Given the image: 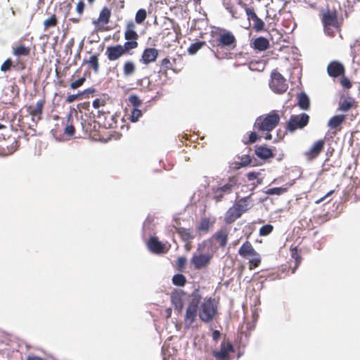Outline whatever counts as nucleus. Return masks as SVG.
<instances>
[{
    "mask_svg": "<svg viewBox=\"0 0 360 360\" xmlns=\"http://www.w3.org/2000/svg\"><path fill=\"white\" fill-rule=\"evenodd\" d=\"M136 26L134 22L129 21L127 23L126 25V30L127 31H136L135 30Z\"/></svg>",
    "mask_w": 360,
    "mask_h": 360,
    "instance_id": "61",
    "label": "nucleus"
},
{
    "mask_svg": "<svg viewBox=\"0 0 360 360\" xmlns=\"http://www.w3.org/2000/svg\"><path fill=\"white\" fill-rule=\"evenodd\" d=\"M202 295L198 288L195 289L191 295V300L186 308L184 316V326L186 328H191L194 326L199 313V304L202 300Z\"/></svg>",
    "mask_w": 360,
    "mask_h": 360,
    "instance_id": "3",
    "label": "nucleus"
},
{
    "mask_svg": "<svg viewBox=\"0 0 360 360\" xmlns=\"http://www.w3.org/2000/svg\"><path fill=\"white\" fill-rule=\"evenodd\" d=\"M31 46L26 45L21 41H19L12 48V53L17 58V64L20 65L22 69L25 68V63L20 61V59L23 57H28L31 53Z\"/></svg>",
    "mask_w": 360,
    "mask_h": 360,
    "instance_id": "15",
    "label": "nucleus"
},
{
    "mask_svg": "<svg viewBox=\"0 0 360 360\" xmlns=\"http://www.w3.org/2000/svg\"><path fill=\"white\" fill-rule=\"evenodd\" d=\"M58 19L56 14H53L44 21V30L46 31L50 28L55 27L58 25Z\"/></svg>",
    "mask_w": 360,
    "mask_h": 360,
    "instance_id": "36",
    "label": "nucleus"
},
{
    "mask_svg": "<svg viewBox=\"0 0 360 360\" xmlns=\"http://www.w3.org/2000/svg\"><path fill=\"white\" fill-rule=\"evenodd\" d=\"M309 122V116L306 113L292 115L286 124V130L292 133L297 129L304 128Z\"/></svg>",
    "mask_w": 360,
    "mask_h": 360,
    "instance_id": "13",
    "label": "nucleus"
},
{
    "mask_svg": "<svg viewBox=\"0 0 360 360\" xmlns=\"http://www.w3.org/2000/svg\"><path fill=\"white\" fill-rule=\"evenodd\" d=\"M136 71V63L131 60H127L124 62L122 66L123 75L125 77H131Z\"/></svg>",
    "mask_w": 360,
    "mask_h": 360,
    "instance_id": "31",
    "label": "nucleus"
},
{
    "mask_svg": "<svg viewBox=\"0 0 360 360\" xmlns=\"http://www.w3.org/2000/svg\"><path fill=\"white\" fill-rule=\"evenodd\" d=\"M260 173L256 172H250L247 174V178L249 181H253L255 179H258Z\"/></svg>",
    "mask_w": 360,
    "mask_h": 360,
    "instance_id": "60",
    "label": "nucleus"
},
{
    "mask_svg": "<svg viewBox=\"0 0 360 360\" xmlns=\"http://www.w3.org/2000/svg\"><path fill=\"white\" fill-rule=\"evenodd\" d=\"M27 360H44L41 357L37 356H29Z\"/></svg>",
    "mask_w": 360,
    "mask_h": 360,
    "instance_id": "64",
    "label": "nucleus"
},
{
    "mask_svg": "<svg viewBox=\"0 0 360 360\" xmlns=\"http://www.w3.org/2000/svg\"><path fill=\"white\" fill-rule=\"evenodd\" d=\"M111 12L110 10L107 8L104 7L100 12L98 18L96 20L94 21V24L96 27L98 29H101L105 25H107L110 18Z\"/></svg>",
    "mask_w": 360,
    "mask_h": 360,
    "instance_id": "26",
    "label": "nucleus"
},
{
    "mask_svg": "<svg viewBox=\"0 0 360 360\" xmlns=\"http://www.w3.org/2000/svg\"><path fill=\"white\" fill-rule=\"evenodd\" d=\"M211 46L218 58H225L231 51L236 49L237 40L234 34L225 29H220L216 39L210 41Z\"/></svg>",
    "mask_w": 360,
    "mask_h": 360,
    "instance_id": "1",
    "label": "nucleus"
},
{
    "mask_svg": "<svg viewBox=\"0 0 360 360\" xmlns=\"http://www.w3.org/2000/svg\"><path fill=\"white\" fill-rule=\"evenodd\" d=\"M233 205L242 214L246 212L252 206V200L251 198V195H250L248 196L242 198L241 199L236 201Z\"/></svg>",
    "mask_w": 360,
    "mask_h": 360,
    "instance_id": "29",
    "label": "nucleus"
},
{
    "mask_svg": "<svg viewBox=\"0 0 360 360\" xmlns=\"http://www.w3.org/2000/svg\"><path fill=\"white\" fill-rule=\"evenodd\" d=\"M291 251V257L295 259L297 265L301 261V257L298 255V251L297 247L292 248L290 249Z\"/></svg>",
    "mask_w": 360,
    "mask_h": 360,
    "instance_id": "59",
    "label": "nucleus"
},
{
    "mask_svg": "<svg viewBox=\"0 0 360 360\" xmlns=\"http://www.w3.org/2000/svg\"><path fill=\"white\" fill-rule=\"evenodd\" d=\"M266 62L264 60H253L248 63V66L252 71L262 72L266 67Z\"/></svg>",
    "mask_w": 360,
    "mask_h": 360,
    "instance_id": "35",
    "label": "nucleus"
},
{
    "mask_svg": "<svg viewBox=\"0 0 360 360\" xmlns=\"http://www.w3.org/2000/svg\"><path fill=\"white\" fill-rule=\"evenodd\" d=\"M137 84L143 89H147L149 91L154 90V86H152V83L148 77H144L138 79Z\"/></svg>",
    "mask_w": 360,
    "mask_h": 360,
    "instance_id": "41",
    "label": "nucleus"
},
{
    "mask_svg": "<svg viewBox=\"0 0 360 360\" xmlns=\"http://www.w3.org/2000/svg\"><path fill=\"white\" fill-rule=\"evenodd\" d=\"M205 41H198L195 43L191 44L188 49V52L191 55L195 54L203 46L205 45Z\"/></svg>",
    "mask_w": 360,
    "mask_h": 360,
    "instance_id": "43",
    "label": "nucleus"
},
{
    "mask_svg": "<svg viewBox=\"0 0 360 360\" xmlns=\"http://www.w3.org/2000/svg\"><path fill=\"white\" fill-rule=\"evenodd\" d=\"M175 231L180 236L181 240L188 242L194 238V236L190 229L183 227H174Z\"/></svg>",
    "mask_w": 360,
    "mask_h": 360,
    "instance_id": "32",
    "label": "nucleus"
},
{
    "mask_svg": "<svg viewBox=\"0 0 360 360\" xmlns=\"http://www.w3.org/2000/svg\"><path fill=\"white\" fill-rule=\"evenodd\" d=\"M269 87L276 94H283L288 88L286 79L277 70H274L271 73Z\"/></svg>",
    "mask_w": 360,
    "mask_h": 360,
    "instance_id": "12",
    "label": "nucleus"
},
{
    "mask_svg": "<svg viewBox=\"0 0 360 360\" xmlns=\"http://www.w3.org/2000/svg\"><path fill=\"white\" fill-rule=\"evenodd\" d=\"M242 213L234 205H233L229 210L226 211L224 216V222L226 224H231L236 221L238 218L242 216Z\"/></svg>",
    "mask_w": 360,
    "mask_h": 360,
    "instance_id": "28",
    "label": "nucleus"
},
{
    "mask_svg": "<svg viewBox=\"0 0 360 360\" xmlns=\"http://www.w3.org/2000/svg\"><path fill=\"white\" fill-rule=\"evenodd\" d=\"M129 101L134 107V108L139 107L142 103L141 101L136 95H131L129 97Z\"/></svg>",
    "mask_w": 360,
    "mask_h": 360,
    "instance_id": "52",
    "label": "nucleus"
},
{
    "mask_svg": "<svg viewBox=\"0 0 360 360\" xmlns=\"http://www.w3.org/2000/svg\"><path fill=\"white\" fill-rule=\"evenodd\" d=\"M45 101L41 99L37 102L34 105H29L27 107V112L32 116L33 121H39L41 119L44 105Z\"/></svg>",
    "mask_w": 360,
    "mask_h": 360,
    "instance_id": "23",
    "label": "nucleus"
},
{
    "mask_svg": "<svg viewBox=\"0 0 360 360\" xmlns=\"http://www.w3.org/2000/svg\"><path fill=\"white\" fill-rule=\"evenodd\" d=\"M214 223V219L212 220L210 218L203 217L196 226V230L200 234L207 233L213 227Z\"/></svg>",
    "mask_w": 360,
    "mask_h": 360,
    "instance_id": "27",
    "label": "nucleus"
},
{
    "mask_svg": "<svg viewBox=\"0 0 360 360\" xmlns=\"http://www.w3.org/2000/svg\"><path fill=\"white\" fill-rule=\"evenodd\" d=\"M274 230V226L271 224H266L259 229V235L262 236H266L269 235Z\"/></svg>",
    "mask_w": 360,
    "mask_h": 360,
    "instance_id": "48",
    "label": "nucleus"
},
{
    "mask_svg": "<svg viewBox=\"0 0 360 360\" xmlns=\"http://www.w3.org/2000/svg\"><path fill=\"white\" fill-rule=\"evenodd\" d=\"M325 147V140L320 139L315 141L311 148L304 153V155L308 161H311L316 158L323 150Z\"/></svg>",
    "mask_w": 360,
    "mask_h": 360,
    "instance_id": "20",
    "label": "nucleus"
},
{
    "mask_svg": "<svg viewBox=\"0 0 360 360\" xmlns=\"http://www.w3.org/2000/svg\"><path fill=\"white\" fill-rule=\"evenodd\" d=\"M85 81H86V78L84 77H83L79 78L75 81L72 82L70 83V86L72 89H76L80 87L81 86H82Z\"/></svg>",
    "mask_w": 360,
    "mask_h": 360,
    "instance_id": "53",
    "label": "nucleus"
},
{
    "mask_svg": "<svg viewBox=\"0 0 360 360\" xmlns=\"http://www.w3.org/2000/svg\"><path fill=\"white\" fill-rule=\"evenodd\" d=\"M172 283L174 285L183 287L186 283V278L185 276H184L181 274H175L172 277Z\"/></svg>",
    "mask_w": 360,
    "mask_h": 360,
    "instance_id": "42",
    "label": "nucleus"
},
{
    "mask_svg": "<svg viewBox=\"0 0 360 360\" xmlns=\"http://www.w3.org/2000/svg\"><path fill=\"white\" fill-rule=\"evenodd\" d=\"M238 4L240 5L241 8L245 10L248 20L249 22L252 21V28L256 32L264 30L265 24L264 21L258 17L254 8L249 7L243 0H238Z\"/></svg>",
    "mask_w": 360,
    "mask_h": 360,
    "instance_id": "10",
    "label": "nucleus"
},
{
    "mask_svg": "<svg viewBox=\"0 0 360 360\" xmlns=\"http://www.w3.org/2000/svg\"><path fill=\"white\" fill-rule=\"evenodd\" d=\"M288 189L286 188L283 187H276L269 188L265 191V193L267 195H280L287 192Z\"/></svg>",
    "mask_w": 360,
    "mask_h": 360,
    "instance_id": "47",
    "label": "nucleus"
},
{
    "mask_svg": "<svg viewBox=\"0 0 360 360\" xmlns=\"http://www.w3.org/2000/svg\"><path fill=\"white\" fill-rule=\"evenodd\" d=\"M131 54V51L124 44L109 46L105 50V56L110 61H115L124 56Z\"/></svg>",
    "mask_w": 360,
    "mask_h": 360,
    "instance_id": "14",
    "label": "nucleus"
},
{
    "mask_svg": "<svg viewBox=\"0 0 360 360\" xmlns=\"http://www.w3.org/2000/svg\"><path fill=\"white\" fill-rule=\"evenodd\" d=\"M142 116V112L141 110L137 108H133L131 114V121L133 122H136L138 121L139 118Z\"/></svg>",
    "mask_w": 360,
    "mask_h": 360,
    "instance_id": "51",
    "label": "nucleus"
},
{
    "mask_svg": "<svg viewBox=\"0 0 360 360\" xmlns=\"http://www.w3.org/2000/svg\"><path fill=\"white\" fill-rule=\"evenodd\" d=\"M84 63L88 64L89 68L97 73L99 70L98 54L91 56L88 60H84Z\"/></svg>",
    "mask_w": 360,
    "mask_h": 360,
    "instance_id": "37",
    "label": "nucleus"
},
{
    "mask_svg": "<svg viewBox=\"0 0 360 360\" xmlns=\"http://www.w3.org/2000/svg\"><path fill=\"white\" fill-rule=\"evenodd\" d=\"M234 352L232 342L229 340H224L220 345V349L213 351L212 355L217 360H231V354Z\"/></svg>",
    "mask_w": 360,
    "mask_h": 360,
    "instance_id": "16",
    "label": "nucleus"
},
{
    "mask_svg": "<svg viewBox=\"0 0 360 360\" xmlns=\"http://www.w3.org/2000/svg\"><path fill=\"white\" fill-rule=\"evenodd\" d=\"M186 264V259L184 257H180L177 259L176 265L179 271H183Z\"/></svg>",
    "mask_w": 360,
    "mask_h": 360,
    "instance_id": "56",
    "label": "nucleus"
},
{
    "mask_svg": "<svg viewBox=\"0 0 360 360\" xmlns=\"http://www.w3.org/2000/svg\"><path fill=\"white\" fill-rule=\"evenodd\" d=\"M169 70H172L174 72H177L176 68L172 67V62L171 61V59L167 57L161 60L160 69L158 72V77H159L160 81L158 83L159 85H164L167 82L168 79L167 71Z\"/></svg>",
    "mask_w": 360,
    "mask_h": 360,
    "instance_id": "17",
    "label": "nucleus"
},
{
    "mask_svg": "<svg viewBox=\"0 0 360 360\" xmlns=\"http://www.w3.org/2000/svg\"><path fill=\"white\" fill-rule=\"evenodd\" d=\"M94 91H95L94 89H87L80 94L69 95L66 98V102L72 103L75 101H76L80 96L85 94H92Z\"/></svg>",
    "mask_w": 360,
    "mask_h": 360,
    "instance_id": "45",
    "label": "nucleus"
},
{
    "mask_svg": "<svg viewBox=\"0 0 360 360\" xmlns=\"http://www.w3.org/2000/svg\"><path fill=\"white\" fill-rule=\"evenodd\" d=\"M355 103L354 98L348 97L345 98L340 103L339 109L342 111L347 112L350 110Z\"/></svg>",
    "mask_w": 360,
    "mask_h": 360,
    "instance_id": "40",
    "label": "nucleus"
},
{
    "mask_svg": "<svg viewBox=\"0 0 360 360\" xmlns=\"http://www.w3.org/2000/svg\"><path fill=\"white\" fill-rule=\"evenodd\" d=\"M200 304L198 309L200 319L205 323L212 321L217 312V303L215 300L211 297H206Z\"/></svg>",
    "mask_w": 360,
    "mask_h": 360,
    "instance_id": "6",
    "label": "nucleus"
},
{
    "mask_svg": "<svg viewBox=\"0 0 360 360\" xmlns=\"http://www.w3.org/2000/svg\"><path fill=\"white\" fill-rule=\"evenodd\" d=\"M84 7H85V4L82 1H80L79 2H78L77 7H76V10H77V12L79 15V18H70L69 19V20L74 23L79 22L80 20V16L82 15V13L84 12Z\"/></svg>",
    "mask_w": 360,
    "mask_h": 360,
    "instance_id": "46",
    "label": "nucleus"
},
{
    "mask_svg": "<svg viewBox=\"0 0 360 360\" xmlns=\"http://www.w3.org/2000/svg\"><path fill=\"white\" fill-rule=\"evenodd\" d=\"M75 129L72 124H68L64 129V134L68 136L72 137L75 135Z\"/></svg>",
    "mask_w": 360,
    "mask_h": 360,
    "instance_id": "55",
    "label": "nucleus"
},
{
    "mask_svg": "<svg viewBox=\"0 0 360 360\" xmlns=\"http://www.w3.org/2000/svg\"><path fill=\"white\" fill-rule=\"evenodd\" d=\"M251 46L258 51H264L270 46L269 40L264 37L255 38L251 43Z\"/></svg>",
    "mask_w": 360,
    "mask_h": 360,
    "instance_id": "30",
    "label": "nucleus"
},
{
    "mask_svg": "<svg viewBox=\"0 0 360 360\" xmlns=\"http://www.w3.org/2000/svg\"><path fill=\"white\" fill-rule=\"evenodd\" d=\"M281 117L276 110L258 117L255 123L254 129L258 131H271L279 124Z\"/></svg>",
    "mask_w": 360,
    "mask_h": 360,
    "instance_id": "4",
    "label": "nucleus"
},
{
    "mask_svg": "<svg viewBox=\"0 0 360 360\" xmlns=\"http://www.w3.org/2000/svg\"><path fill=\"white\" fill-rule=\"evenodd\" d=\"M238 252L241 257L249 260V269L252 270L260 265L261 256L249 240H246L242 244Z\"/></svg>",
    "mask_w": 360,
    "mask_h": 360,
    "instance_id": "5",
    "label": "nucleus"
},
{
    "mask_svg": "<svg viewBox=\"0 0 360 360\" xmlns=\"http://www.w3.org/2000/svg\"><path fill=\"white\" fill-rule=\"evenodd\" d=\"M172 303L174 307L179 312H181L184 308V301L182 298V292L173 294L171 297Z\"/></svg>",
    "mask_w": 360,
    "mask_h": 360,
    "instance_id": "34",
    "label": "nucleus"
},
{
    "mask_svg": "<svg viewBox=\"0 0 360 360\" xmlns=\"http://www.w3.org/2000/svg\"><path fill=\"white\" fill-rule=\"evenodd\" d=\"M220 336H221V333L219 330H215L212 332V337L213 340L217 341L220 338Z\"/></svg>",
    "mask_w": 360,
    "mask_h": 360,
    "instance_id": "62",
    "label": "nucleus"
},
{
    "mask_svg": "<svg viewBox=\"0 0 360 360\" xmlns=\"http://www.w3.org/2000/svg\"><path fill=\"white\" fill-rule=\"evenodd\" d=\"M298 105L302 110H308L310 107L309 98L305 93H300L298 96Z\"/></svg>",
    "mask_w": 360,
    "mask_h": 360,
    "instance_id": "38",
    "label": "nucleus"
},
{
    "mask_svg": "<svg viewBox=\"0 0 360 360\" xmlns=\"http://www.w3.org/2000/svg\"><path fill=\"white\" fill-rule=\"evenodd\" d=\"M321 12V20L324 33L330 37H334L336 33H340L342 20L338 18V11L335 9L327 8L322 9Z\"/></svg>",
    "mask_w": 360,
    "mask_h": 360,
    "instance_id": "2",
    "label": "nucleus"
},
{
    "mask_svg": "<svg viewBox=\"0 0 360 360\" xmlns=\"http://www.w3.org/2000/svg\"><path fill=\"white\" fill-rule=\"evenodd\" d=\"M223 7L230 14L233 19H240L243 17V12L238 7V2L234 0H221Z\"/></svg>",
    "mask_w": 360,
    "mask_h": 360,
    "instance_id": "19",
    "label": "nucleus"
},
{
    "mask_svg": "<svg viewBox=\"0 0 360 360\" xmlns=\"http://www.w3.org/2000/svg\"><path fill=\"white\" fill-rule=\"evenodd\" d=\"M255 154L262 159H268L273 157L272 150L265 146H259L255 149Z\"/></svg>",
    "mask_w": 360,
    "mask_h": 360,
    "instance_id": "33",
    "label": "nucleus"
},
{
    "mask_svg": "<svg viewBox=\"0 0 360 360\" xmlns=\"http://www.w3.org/2000/svg\"><path fill=\"white\" fill-rule=\"evenodd\" d=\"M259 137L255 131H251L249 133L248 140L243 141L245 144H250L256 142L258 140Z\"/></svg>",
    "mask_w": 360,
    "mask_h": 360,
    "instance_id": "57",
    "label": "nucleus"
},
{
    "mask_svg": "<svg viewBox=\"0 0 360 360\" xmlns=\"http://www.w3.org/2000/svg\"><path fill=\"white\" fill-rule=\"evenodd\" d=\"M250 162H251V158H250V155H243L240 158V162L238 163H236V165H238L237 168H240L242 167H246V166L249 165L250 164Z\"/></svg>",
    "mask_w": 360,
    "mask_h": 360,
    "instance_id": "49",
    "label": "nucleus"
},
{
    "mask_svg": "<svg viewBox=\"0 0 360 360\" xmlns=\"http://www.w3.org/2000/svg\"><path fill=\"white\" fill-rule=\"evenodd\" d=\"M13 65V61L11 58L6 59L1 66V70L2 72H7L11 70Z\"/></svg>",
    "mask_w": 360,
    "mask_h": 360,
    "instance_id": "54",
    "label": "nucleus"
},
{
    "mask_svg": "<svg viewBox=\"0 0 360 360\" xmlns=\"http://www.w3.org/2000/svg\"><path fill=\"white\" fill-rule=\"evenodd\" d=\"M19 147L18 138L13 134L0 136V156L13 154Z\"/></svg>",
    "mask_w": 360,
    "mask_h": 360,
    "instance_id": "8",
    "label": "nucleus"
},
{
    "mask_svg": "<svg viewBox=\"0 0 360 360\" xmlns=\"http://www.w3.org/2000/svg\"><path fill=\"white\" fill-rule=\"evenodd\" d=\"M124 36L126 40L124 44L126 46H127L131 51L138 48L139 43L137 40L139 36L136 31L125 30Z\"/></svg>",
    "mask_w": 360,
    "mask_h": 360,
    "instance_id": "25",
    "label": "nucleus"
},
{
    "mask_svg": "<svg viewBox=\"0 0 360 360\" xmlns=\"http://www.w3.org/2000/svg\"><path fill=\"white\" fill-rule=\"evenodd\" d=\"M96 118L98 124L105 129L117 127V117L106 109L98 110Z\"/></svg>",
    "mask_w": 360,
    "mask_h": 360,
    "instance_id": "11",
    "label": "nucleus"
},
{
    "mask_svg": "<svg viewBox=\"0 0 360 360\" xmlns=\"http://www.w3.org/2000/svg\"><path fill=\"white\" fill-rule=\"evenodd\" d=\"M147 18V12L144 8L139 9L135 15V22L137 24H142Z\"/></svg>",
    "mask_w": 360,
    "mask_h": 360,
    "instance_id": "44",
    "label": "nucleus"
},
{
    "mask_svg": "<svg viewBox=\"0 0 360 360\" xmlns=\"http://www.w3.org/2000/svg\"><path fill=\"white\" fill-rule=\"evenodd\" d=\"M105 101L100 98H96L93 101V107L98 110H100V108L105 109Z\"/></svg>",
    "mask_w": 360,
    "mask_h": 360,
    "instance_id": "58",
    "label": "nucleus"
},
{
    "mask_svg": "<svg viewBox=\"0 0 360 360\" xmlns=\"http://www.w3.org/2000/svg\"><path fill=\"white\" fill-rule=\"evenodd\" d=\"M210 240L219 244V248H224L229 240V230L226 227L221 228L217 231L211 237Z\"/></svg>",
    "mask_w": 360,
    "mask_h": 360,
    "instance_id": "22",
    "label": "nucleus"
},
{
    "mask_svg": "<svg viewBox=\"0 0 360 360\" xmlns=\"http://www.w3.org/2000/svg\"><path fill=\"white\" fill-rule=\"evenodd\" d=\"M212 257V253H203L202 245L198 244L196 252L193 253L191 259V264L196 270L206 269L210 264Z\"/></svg>",
    "mask_w": 360,
    "mask_h": 360,
    "instance_id": "9",
    "label": "nucleus"
},
{
    "mask_svg": "<svg viewBox=\"0 0 360 360\" xmlns=\"http://www.w3.org/2000/svg\"><path fill=\"white\" fill-rule=\"evenodd\" d=\"M327 73L331 77H339L345 74L344 65L338 60L330 62L327 66Z\"/></svg>",
    "mask_w": 360,
    "mask_h": 360,
    "instance_id": "21",
    "label": "nucleus"
},
{
    "mask_svg": "<svg viewBox=\"0 0 360 360\" xmlns=\"http://www.w3.org/2000/svg\"><path fill=\"white\" fill-rule=\"evenodd\" d=\"M238 186L237 178L233 176L229 179V181L225 184L213 187L212 188V199L216 202H221L226 195H228L233 192Z\"/></svg>",
    "mask_w": 360,
    "mask_h": 360,
    "instance_id": "7",
    "label": "nucleus"
},
{
    "mask_svg": "<svg viewBox=\"0 0 360 360\" xmlns=\"http://www.w3.org/2000/svg\"><path fill=\"white\" fill-rule=\"evenodd\" d=\"M345 119V117L343 115H335L330 119L328 126L331 129H336L344 122Z\"/></svg>",
    "mask_w": 360,
    "mask_h": 360,
    "instance_id": "39",
    "label": "nucleus"
},
{
    "mask_svg": "<svg viewBox=\"0 0 360 360\" xmlns=\"http://www.w3.org/2000/svg\"><path fill=\"white\" fill-rule=\"evenodd\" d=\"M340 83L344 89H349L352 87V82L350 81V79L348 77H345V75H344V76H341Z\"/></svg>",
    "mask_w": 360,
    "mask_h": 360,
    "instance_id": "50",
    "label": "nucleus"
},
{
    "mask_svg": "<svg viewBox=\"0 0 360 360\" xmlns=\"http://www.w3.org/2000/svg\"><path fill=\"white\" fill-rule=\"evenodd\" d=\"M158 57V50L155 48H146L143 50L139 59L140 63L148 65L155 62Z\"/></svg>",
    "mask_w": 360,
    "mask_h": 360,
    "instance_id": "24",
    "label": "nucleus"
},
{
    "mask_svg": "<svg viewBox=\"0 0 360 360\" xmlns=\"http://www.w3.org/2000/svg\"><path fill=\"white\" fill-rule=\"evenodd\" d=\"M333 193H334V190H332V191H329L326 195H324L323 197H322L321 198L318 200L316 201V202L319 203V202H321L323 201L327 197L331 195Z\"/></svg>",
    "mask_w": 360,
    "mask_h": 360,
    "instance_id": "63",
    "label": "nucleus"
},
{
    "mask_svg": "<svg viewBox=\"0 0 360 360\" xmlns=\"http://www.w3.org/2000/svg\"><path fill=\"white\" fill-rule=\"evenodd\" d=\"M148 249L155 254H164L169 251L170 245L168 246L166 244L160 242L158 237L152 236L147 242Z\"/></svg>",
    "mask_w": 360,
    "mask_h": 360,
    "instance_id": "18",
    "label": "nucleus"
}]
</instances>
